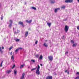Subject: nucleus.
Masks as SVG:
<instances>
[{"label": "nucleus", "instance_id": "25", "mask_svg": "<svg viewBox=\"0 0 79 79\" xmlns=\"http://www.w3.org/2000/svg\"><path fill=\"white\" fill-rule=\"evenodd\" d=\"M0 52H1V53H2L3 52V51H2V50L1 47H0Z\"/></svg>", "mask_w": 79, "mask_h": 79}, {"label": "nucleus", "instance_id": "43", "mask_svg": "<svg viewBox=\"0 0 79 79\" xmlns=\"http://www.w3.org/2000/svg\"><path fill=\"white\" fill-rule=\"evenodd\" d=\"M13 53V52H12L11 53V55H12V54Z\"/></svg>", "mask_w": 79, "mask_h": 79}, {"label": "nucleus", "instance_id": "34", "mask_svg": "<svg viewBox=\"0 0 79 79\" xmlns=\"http://www.w3.org/2000/svg\"><path fill=\"white\" fill-rule=\"evenodd\" d=\"M71 42L72 43V44H74V41H73V40H71Z\"/></svg>", "mask_w": 79, "mask_h": 79}, {"label": "nucleus", "instance_id": "48", "mask_svg": "<svg viewBox=\"0 0 79 79\" xmlns=\"http://www.w3.org/2000/svg\"><path fill=\"white\" fill-rule=\"evenodd\" d=\"M68 74H69V72H68Z\"/></svg>", "mask_w": 79, "mask_h": 79}, {"label": "nucleus", "instance_id": "2", "mask_svg": "<svg viewBox=\"0 0 79 79\" xmlns=\"http://www.w3.org/2000/svg\"><path fill=\"white\" fill-rule=\"evenodd\" d=\"M69 29V27L67 25H66L64 27V30L66 32H68Z\"/></svg>", "mask_w": 79, "mask_h": 79}, {"label": "nucleus", "instance_id": "37", "mask_svg": "<svg viewBox=\"0 0 79 79\" xmlns=\"http://www.w3.org/2000/svg\"><path fill=\"white\" fill-rule=\"evenodd\" d=\"M67 53H68V52H65V54H67Z\"/></svg>", "mask_w": 79, "mask_h": 79}, {"label": "nucleus", "instance_id": "41", "mask_svg": "<svg viewBox=\"0 0 79 79\" xmlns=\"http://www.w3.org/2000/svg\"><path fill=\"white\" fill-rule=\"evenodd\" d=\"M19 49H22V48H19Z\"/></svg>", "mask_w": 79, "mask_h": 79}, {"label": "nucleus", "instance_id": "12", "mask_svg": "<svg viewBox=\"0 0 79 79\" xmlns=\"http://www.w3.org/2000/svg\"><path fill=\"white\" fill-rule=\"evenodd\" d=\"M44 47H48V44L46 43H44Z\"/></svg>", "mask_w": 79, "mask_h": 79}, {"label": "nucleus", "instance_id": "47", "mask_svg": "<svg viewBox=\"0 0 79 79\" xmlns=\"http://www.w3.org/2000/svg\"><path fill=\"white\" fill-rule=\"evenodd\" d=\"M64 21H66V20H65Z\"/></svg>", "mask_w": 79, "mask_h": 79}, {"label": "nucleus", "instance_id": "3", "mask_svg": "<svg viewBox=\"0 0 79 79\" xmlns=\"http://www.w3.org/2000/svg\"><path fill=\"white\" fill-rule=\"evenodd\" d=\"M10 23H9V27H11V26H12V23H13V21L12 20H10L9 21Z\"/></svg>", "mask_w": 79, "mask_h": 79}, {"label": "nucleus", "instance_id": "44", "mask_svg": "<svg viewBox=\"0 0 79 79\" xmlns=\"http://www.w3.org/2000/svg\"><path fill=\"white\" fill-rule=\"evenodd\" d=\"M40 65L41 66H42V64H40Z\"/></svg>", "mask_w": 79, "mask_h": 79}, {"label": "nucleus", "instance_id": "32", "mask_svg": "<svg viewBox=\"0 0 79 79\" xmlns=\"http://www.w3.org/2000/svg\"><path fill=\"white\" fill-rule=\"evenodd\" d=\"M37 43H38V41H36L35 42V44H37Z\"/></svg>", "mask_w": 79, "mask_h": 79}, {"label": "nucleus", "instance_id": "14", "mask_svg": "<svg viewBox=\"0 0 79 79\" xmlns=\"http://www.w3.org/2000/svg\"><path fill=\"white\" fill-rule=\"evenodd\" d=\"M51 2V3H54L55 2V0H52L50 1Z\"/></svg>", "mask_w": 79, "mask_h": 79}, {"label": "nucleus", "instance_id": "6", "mask_svg": "<svg viewBox=\"0 0 79 79\" xmlns=\"http://www.w3.org/2000/svg\"><path fill=\"white\" fill-rule=\"evenodd\" d=\"M53 77L52 76H48L46 78V79H52Z\"/></svg>", "mask_w": 79, "mask_h": 79}, {"label": "nucleus", "instance_id": "46", "mask_svg": "<svg viewBox=\"0 0 79 79\" xmlns=\"http://www.w3.org/2000/svg\"><path fill=\"white\" fill-rule=\"evenodd\" d=\"M13 30H14V28H13Z\"/></svg>", "mask_w": 79, "mask_h": 79}, {"label": "nucleus", "instance_id": "8", "mask_svg": "<svg viewBox=\"0 0 79 79\" xmlns=\"http://www.w3.org/2000/svg\"><path fill=\"white\" fill-rule=\"evenodd\" d=\"M19 24L20 25H22V26H24V25H23V23L21 22H19Z\"/></svg>", "mask_w": 79, "mask_h": 79}, {"label": "nucleus", "instance_id": "7", "mask_svg": "<svg viewBox=\"0 0 79 79\" xmlns=\"http://www.w3.org/2000/svg\"><path fill=\"white\" fill-rule=\"evenodd\" d=\"M60 10V8L55 9V13H56V12H57V11H58V10Z\"/></svg>", "mask_w": 79, "mask_h": 79}, {"label": "nucleus", "instance_id": "10", "mask_svg": "<svg viewBox=\"0 0 79 79\" xmlns=\"http://www.w3.org/2000/svg\"><path fill=\"white\" fill-rule=\"evenodd\" d=\"M25 75V74L24 73H23L22 74V76L21 77V79H24V76Z\"/></svg>", "mask_w": 79, "mask_h": 79}, {"label": "nucleus", "instance_id": "24", "mask_svg": "<svg viewBox=\"0 0 79 79\" xmlns=\"http://www.w3.org/2000/svg\"><path fill=\"white\" fill-rule=\"evenodd\" d=\"M61 8H62V9H64L65 8V6H62L61 7Z\"/></svg>", "mask_w": 79, "mask_h": 79}, {"label": "nucleus", "instance_id": "11", "mask_svg": "<svg viewBox=\"0 0 79 79\" xmlns=\"http://www.w3.org/2000/svg\"><path fill=\"white\" fill-rule=\"evenodd\" d=\"M18 50H19V49H17L15 50V54L16 55L18 54Z\"/></svg>", "mask_w": 79, "mask_h": 79}, {"label": "nucleus", "instance_id": "39", "mask_svg": "<svg viewBox=\"0 0 79 79\" xmlns=\"http://www.w3.org/2000/svg\"><path fill=\"white\" fill-rule=\"evenodd\" d=\"M2 49H4V47L3 46H2Z\"/></svg>", "mask_w": 79, "mask_h": 79}, {"label": "nucleus", "instance_id": "1", "mask_svg": "<svg viewBox=\"0 0 79 79\" xmlns=\"http://www.w3.org/2000/svg\"><path fill=\"white\" fill-rule=\"evenodd\" d=\"M40 66L39 65L38 66V67L37 68V69L35 73L37 75H39L40 74Z\"/></svg>", "mask_w": 79, "mask_h": 79}, {"label": "nucleus", "instance_id": "15", "mask_svg": "<svg viewBox=\"0 0 79 79\" xmlns=\"http://www.w3.org/2000/svg\"><path fill=\"white\" fill-rule=\"evenodd\" d=\"M47 24L48 25V26H49V27H50V26H51V24H52V23H47Z\"/></svg>", "mask_w": 79, "mask_h": 79}, {"label": "nucleus", "instance_id": "13", "mask_svg": "<svg viewBox=\"0 0 79 79\" xmlns=\"http://www.w3.org/2000/svg\"><path fill=\"white\" fill-rule=\"evenodd\" d=\"M42 58H43V56L42 55H40L39 58V60H42Z\"/></svg>", "mask_w": 79, "mask_h": 79}, {"label": "nucleus", "instance_id": "26", "mask_svg": "<svg viewBox=\"0 0 79 79\" xmlns=\"http://www.w3.org/2000/svg\"><path fill=\"white\" fill-rule=\"evenodd\" d=\"M17 72V70H14V74H16Z\"/></svg>", "mask_w": 79, "mask_h": 79}, {"label": "nucleus", "instance_id": "22", "mask_svg": "<svg viewBox=\"0 0 79 79\" xmlns=\"http://www.w3.org/2000/svg\"><path fill=\"white\" fill-rule=\"evenodd\" d=\"M76 45H77V44L76 43V44H74L73 45V47H74L76 46Z\"/></svg>", "mask_w": 79, "mask_h": 79}, {"label": "nucleus", "instance_id": "9", "mask_svg": "<svg viewBox=\"0 0 79 79\" xmlns=\"http://www.w3.org/2000/svg\"><path fill=\"white\" fill-rule=\"evenodd\" d=\"M11 71H12L11 70H7L6 71V73H7V74H10V73H11Z\"/></svg>", "mask_w": 79, "mask_h": 79}, {"label": "nucleus", "instance_id": "16", "mask_svg": "<svg viewBox=\"0 0 79 79\" xmlns=\"http://www.w3.org/2000/svg\"><path fill=\"white\" fill-rule=\"evenodd\" d=\"M28 32L27 31V32H26V33H25V36H26V37H27V35H28Z\"/></svg>", "mask_w": 79, "mask_h": 79}, {"label": "nucleus", "instance_id": "29", "mask_svg": "<svg viewBox=\"0 0 79 79\" xmlns=\"http://www.w3.org/2000/svg\"><path fill=\"white\" fill-rule=\"evenodd\" d=\"M36 56L37 58H39V55L38 54H37L36 55Z\"/></svg>", "mask_w": 79, "mask_h": 79}, {"label": "nucleus", "instance_id": "23", "mask_svg": "<svg viewBox=\"0 0 79 79\" xmlns=\"http://www.w3.org/2000/svg\"><path fill=\"white\" fill-rule=\"evenodd\" d=\"M36 69H37V67H36L34 69H32L31 71H34V70H35Z\"/></svg>", "mask_w": 79, "mask_h": 79}, {"label": "nucleus", "instance_id": "27", "mask_svg": "<svg viewBox=\"0 0 79 79\" xmlns=\"http://www.w3.org/2000/svg\"><path fill=\"white\" fill-rule=\"evenodd\" d=\"M13 48V46H11L9 48V50H11Z\"/></svg>", "mask_w": 79, "mask_h": 79}, {"label": "nucleus", "instance_id": "35", "mask_svg": "<svg viewBox=\"0 0 79 79\" xmlns=\"http://www.w3.org/2000/svg\"><path fill=\"white\" fill-rule=\"evenodd\" d=\"M77 74H78V75H79V72L77 73Z\"/></svg>", "mask_w": 79, "mask_h": 79}, {"label": "nucleus", "instance_id": "30", "mask_svg": "<svg viewBox=\"0 0 79 79\" xmlns=\"http://www.w3.org/2000/svg\"><path fill=\"white\" fill-rule=\"evenodd\" d=\"M75 79H79V76L77 77Z\"/></svg>", "mask_w": 79, "mask_h": 79}, {"label": "nucleus", "instance_id": "50", "mask_svg": "<svg viewBox=\"0 0 79 79\" xmlns=\"http://www.w3.org/2000/svg\"><path fill=\"white\" fill-rule=\"evenodd\" d=\"M78 59H79V58H78Z\"/></svg>", "mask_w": 79, "mask_h": 79}, {"label": "nucleus", "instance_id": "40", "mask_svg": "<svg viewBox=\"0 0 79 79\" xmlns=\"http://www.w3.org/2000/svg\"><path fill=\"white\" fill-rule=\"evenodd\" d=\"M68 72V70H66L65 71V73H66V72Z\"/></svg>", "mask_w": 79, "mask_h": 79}, {"label": "nucleus", "instance_id": "31", "mask_svg": "<svg viewBox=\"0 0 79 79\" xmlns=\"http://www.w3.org/2000/svg\"><path fill=\"white\" fill-rule=\"evenodd\" d=\"M31 61H32V62L34 63L35 62V60H31Z\"/></svg>", "mask_w": 79, "mask_h": 79}, {"label": "nucleus", "instance_id": "5", "mask_svg": "<svg viewBox=\"0 0 79 79\" xmlns=\"http://www.w3.org/2000/svg\"><path fill=\"white\" fill-rule=\"evenodd\" d=\"M48 58L49 60L51 61H52V60H53V57H52V56H48Z\"/></svg>", "mask_w": 79, "mask_h": 79}, {"label": "nucleus", "instance_id": "28", "mask_svg": "<svg viewBox=\"0 0 79 79\" xmlns=\"http://www.w3.org/2000/svg\"><path fill=\"white\" fill-rule=\"evenodd\" d=\"M3 64V61L0 64V66L1 67H2V64Z\"/></svg>", "mask_w": 79, "mask_h": 79}, {"label": "nucleus", "instance_id": "38", "mask_svg": "<svg viewBox=\"0 0 79 79\" xmlns=\"http://www.w3.org/2000/svg\"><path fill=\"white\" fill-rule=\"evenodd\" d=\"M1 20H2V19H3V17H1Z\"/></svg>", "mask_w": 79, "mask_h": 79}, {"label": "nucleus", "instance_id": "33", "mask_svg": "<svg viewBox=\"0 0 79 79\" xmlns=\"http://www.w3.org/2000/svg\"><path fill=\"white\" fill-rule=\"evenodd\" d=\"M15 65H13V67H12V69H13V68H15Z\"/></svg>", "mask_w": 79, "mask_h": 79}, {"label": "nucleus", "instance_id": "19", "mask_svg": "<svg viewBox=\"0 0 79 79\" xmlns=\"http://www.w3.org/2000/svg\"><path fill=\"white\" fill-rule=\"evenodd\" d=\"M24 66V65L23 64V65H21L20 68H21H21H23Z\"/></svg>", "mask_w": 79, "mask_h": 79}, {"label": "nucleus", "instance_id": "17", "mask_svg": "<svg viewBox=\"0 0 79 79\" xmlns=\"http://www.w3.org/2000/svg\"><path fill=\"white\" fill-rule=\"evenodd\" d=\"M26 22H27L28 23H31L32 22V20H30L28 21V20H26Z\"/></svg>", "mask_w": 79, "mask_h": 79}, {"label": "nucleus", "instance_id": "4", "mask_svg": "<svg viewBox=\"0 0 79 79\" xmlns=\"http://www.w3.org/2000/svg\"><path fill=\"white\" fill-rule=\"evenodd\" d=\"M73 1V0H67L65 1V3H71Z\"/></svg>", "mask_w": 79, "mask_h": 79}, {"label": "nucleus", "instance_id": "20", "mask_svg": "<svg viewBox=\"0 0 79 79\" xmlns=\"http://www.w3.org/2000/svg\"><path fill=\"white\" fill-rule=\"evenodd\" d=\"M31 9L34 10H36V8L34 7H31Z\"/></svg>", "mask_w": 79, "mask_h": 79}, {"label": "nucleus", "instance_id": "42", "mask_svg": "<svg viewBox=\"0 0 79 79\" xmlns=\"http://www.w3.org/2000/svg\"><path fill=\"white\" fill-rule=\"evenodd\" d=\"M14 33H15V34H16V32L15 31V32H14Z\"/></svg>", "mask_w": 79, "mask_h": 79}, {"label": "nucleus", "instance_id": "21", "mask_svg": "<svg viewBox=\"0 0 79 79\" xmlns=\"http://www.w3.org/2000/svg\"><path fill=\"white\" fill-rule=\"evenodd\" d=\"M15 40L16 42H19L20 40L19 39H15Z\"/></svg>", "mask_w": 79, "mask_h": 79}, {"label": "nucleus", "instance_id": "51", "mask_svg": "<svg viewBox=\"0 0 79 79\" xmlns=\"http://www.w3.org/2000/svg\"><path fill=\"white\" fill-rule=\"evenodd\" d=\"M79 15V13H78Z\"/></svg>", "mask_w": 79, "mask_h": 79}, {"label": "nucleus", "instance_id": "45", "mask_svg": "<svg viewBox=\"0 0 79 79\" xmlns=\"http://www.w3.org/2000/svg\"><path fill=\"white\" fill-rule=\"evenodd\" d=\"M77 2H78V3H79V0H77Z\"/></svg>", "mask_w": 79, "mask_h": 79}, {"label": "nucleus", "instance_id": "49", "mask_svg": "<svg viewBox=\"0 0 79 79\" xmlns=\"http://www.w3.org/2000/svg\"><path fill=\"white\" fill-rule=\"evenodd\" d=\"M14 53H15V52H14Z\"/></svg>", "mask_w": 79, "mask_h": 79}, {"label": "nucleus", "instance_id": "18", "mask_svg": "<svg viewBox=\"0 0 79 79\" xmlns=\"http://www.w3.org/2000/svg\"><path fill=\"white\" fill-rule=\"evenodd\" d=\"M14 55H12L11 57V59L12 60H14Z\"/></svg>", "mask_w": 79, "mask_h": 79}, {"label": "nucleus", "instance_id": "36", "mask_svg": "<svg viewBox=\"0 0 79 79\" xmlns=\"http://www.w3.org/2000/svg\"><path fill=\"white\" fill-rule=\"evenodd\" d=\"M17 31H18L17 33H19V31L18 30V29L17 30Z\"/></svg>", "mask_w": 79, "mask_h": 79}]
</instances>
